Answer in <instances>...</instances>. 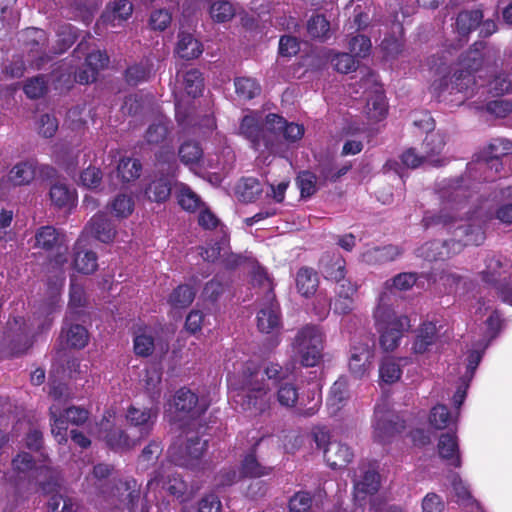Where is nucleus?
<instances>
[{
  "label": "nucleus",
  "instance_id": "nucleus-1",
  "mask_svg": "<svg viewBox=\"0 0 512 512\" xmlns=\"http://www.w3.org/2000/svg\"><path fill=\"white\" fill-rule=\"evenodd\" d=\"M229 385L235 391L234 402L243 411L259 415L268 411L273 404L263 373L254 361L241 364V368L229 378Z\"/></svg>",
  "mask_w": 512,
  "mask_h": 512
},
{
  "label": "nucleus",
  "instance_id": "nucleus-2",
  "mask_svg": "<svg viewBox=\"0 0 512 512\" xmlns=\"http://www.w3.org/2000/svg\"><path fill=\"white\" fill-rule=\"evenodd\" d=\"M374 319L378 331L381 333L380 344L386 351L396 349L399 346L403 333L411 327L407 316L395 314L387 293L380 295L374 310Z\"/></svg>",
  "mask_w": 512,
  "mask_h": 512
},
{
  "label": "nucleus",
  "instance_id": "nucleus-3",
  "mask_svg": "<svg viewBox=\"0 0 512 512\" xmlns=\"http://www.w3.org/2000/svg\"><path fill=\"white\" fill-rule=\"evenodd\" d=\"M457 240L431 241L420 248V255L429 261L444 260L461 251L464 245H479L484 240V233L479 226L459 224L455 229Z\"/></svg>",
  "mask_w": 512,
  "mask_h": 512
},
{
  "label": "nucleus",
  "instance_id": "nucleus-4",
  "mask_svg": "<svg viewBox=\"0 0 512 512\" xmlns=\"http://www.w3.org/2000/svg\"><path fill=\"white\" fill-rule=\"evenodd\" d=\"M325 333L321 327L307 324L299 329L292 342L293 357L304 367H315L323 358Z\"/></svg>",
  "mask_w": 512,
  "mask_h": 512
},
{
  "label": "nucleus",
  "instance_id": "nucleus-5",
  "mask_svg": "<svg viewBox=\"0 0 512 512\" xmlns=\"http://www.w3.org/2000/svg\"><path fill=\"white\" fill-rule=\"evenodd\" d=\"M441 210L431 218L425 220L431 225L451 226L463 221V216L468 214L464 211L467 206L465 191L459 185H449L440 190Z\"/></svg>",
  "mask_w": 512,
  "mask_h": 512
},
{
  "label": "nucleus",
  "instance_id": "nucleus-6",
  "mask_svg": "<svg viewBox=\"0 0 512 512\" xmlns=\"http://www.w3.org/2000/svg\"><path fill=\"white\" fill-rule=\"evenodd\" d=\"M49 396L53 401L49 409L51 433L59 444L66 443L67 427L62 418V408L65 407L69 399L68 389L61 382H52L50 384Z\"/></svg>",
  "mask_w": 512,
  "mask_h": 512
},
{
  "label": "nucleus",
  "instance_id": "nucleus-7",
  "mask_svg": "<svg viewBox=\"0 0 512 512\" xmlns=\"http://www.w3.org/2000/svg\"><path fill=\"white\" fill-rule=\"evenodd\" d=\"M414 124L427 132L422 144L427 164L432 166L443 165L445 159L441 157V154L446 145L445 135L440 131H434V120L428 114L415 120Z\"/></svg>",
  "mask_w": 512,
  "mask_h": 512
},
{
  "label": "nucleus",
  "instance_id": "nucleus-8",
  "mask_svg": "<svg viewBox=\"0 0 512 512\" xmlns=\"http://www.w3.org/2000/svg\"><path fill=\"white\" fill-rule=\"evenodd\" d=\"M314 439L318 447H324V457L331 468L341 469L351 462L353 452L346 444L339 441H328V434L323 430L315 432Z\"/></svg>",
  "mask_w": 512,
  "mask_h": 512
},
{
  "label": "nucleus",
  "instance_id": "nucleus-9",
  "mask_svg": "<svg viewBox=\"0 0 512 512\" xmlns=\"http://www.w3.org/2000/svg\"><path fill=\"white\" fill-rule=\"evenodd\" d=\"M373 429L374 439L380 443H386L404 429V422L385 405H378L375 409Z\"/></svg>",
  "mask_w": 512,
  "mask_h": 512
},
{
  "label": "nucleus",
  "instance_id": "nucleus-10",
  "mask_svg": "<svg viewBox=\"0 0 512 512\" xmlns=\"http://www.w3.org/2000/svg\"><path fill=\"white\" fill-rule=\"evenodd\" d=\"M253 282L263 285L269 292H271V284L263 273L255 274ZM257 325L259 330L264 333H270L280 325L278 306L274 303L273 295L271 293L268 294L267 303L258 312Z\"/></svg>",
  "mask_w": 512,
  "mask_h": 512
},
{
  "label": "nucleus",
  "instance_id": "nucleus-11",
  "mask_svg": "<svg viewBox=\"0 0 512 512\" xmlns=\"http://www.w3.org/2000/svg\"><path fill=\"white\" fill-rule=\"evenodd\" d=\"M207 442L197 435L187 439L183 448L172 446L168 450L169 457L172 462L179 466L195 468L197 462L206 449Z\"/></svg>",
  "mask_w": 512,
  "mask_h": 512
},
{
  "label": "nucleus",
  "instance_id": "nucleus-12",
  "mask_svg": "<svg viewBox=\"0 0 512 512\" xmlns=\"http://www.w3.org/2000/svg\"><path fill=\"white\" fill-rule=\"evenodd\" d=\"M374 349L368 343H359L351 348L349 370L358 379L366 377L373 364Z\"/></svg>",
  "mask_w": 512,
  "mask_h": 512
},
{
  "label": "nucleus",
  "instance_id": "nucleus-13",
  "mask_svg": "<svg viewBox=\"0 0 512 512\" xmlns=\"http://www.w3.org/2000/svg\"><path fill=\"white\" fill-rule=\"evenodd\" d=\"M239 129L240 133L249 139L254 146L259 145L260 141H263L267 147L272 146L271 130L266 129V121L262 123L258 114L246 115L242 119Z\"/></svg>",
  "mask_w": 512,
  "mask_h": 512
},
{
  "label": "nucleus",
  "instance_id": "nucleus-14",
  "mask_svg": "<svg viewBox=\"0 0 512 512\" xmlns=\"http://www.w3.org/2000/svg\"><path fill=\"white\" fill-rule=\"evenodd\" d=\"M158 416L156 408H138L130 406L126 413L128 423L139 429L140 437L146 438L152 431Z\"/></svg>",
  "mask_w": 512,
  "mask_h": 512
},
{
  "label": "nucleus",
  "instance_id": "nucleus-15",
  "mask_svg": "<svg viewBox=\"0 0 512 512\" xmlns=\"http://www.w3.org/2000/svg\"><path fill=\"white\" fill-rule=\"evenodd\" d=\"M266 129L271 130L275 137L282 135L289 142H295L302 138L304 127L296 123H287L286 120L277 114L266 116Z\"/></svg>",
  "mask_w": 512,
  "mask_h": 512
},
{
  "label": "nucleus",
  "instance_id": "nucleus-16",
  "mask_svg": "<svg viewBox=\"0 0 512 512\" xmlns=\"http://www.w3.org/2000/svg\"><path fill=\"white\" fill-rule=\"evenodd\" d=\"M174 405L177 411L187 414L191 418L200 416L208 408L206 401H199L196 394L187 389H180L176 393Z\"/></svg>",
  "mask_w": 512,
  "mask_h": 512
},
{
  "label": "nucleus",
  "instance_id": "nucleus-17",
  "mask_svg": "<svg viewBox=\"0 0 512 512\" xmlns=\"http://www.w3.org/2000/svg\"><path fill=\"white\" fill-rule=\"evenodd\" d=\"M357 286L350 281H344L337 285L334 300V312L346 315L354 310V297L357 293Z\"/></svg>",
  "mask_w": 512,
  "mask_h": 512
},
{
  "label": "nucleus",
  "instance_id": "nucleus-18",
  "mask_svg": "<svg viewBox=\"0 0 512 512\" xmlns=\"http://www.w3.org/2000/svg\"><path fill=\"white\" fill-rule=\"evenodd\" d=\"M48 195L51 205L58 209L73 207L77 199L75 189L70 188L62 181L53 183L50 186Z\"/></svg>",
  "mask_w": 512,
  "mask_h": 512
},
{
  "label": "nucleus",
  "instance_id": "nucleus-19",
  "mask_svg": "<svg viewBox=\"0 0 512 512\" xmlns=\"http://www.w3.org/2000/svg\"><path fill=\"white\" fill-rule=\"evenodd\" d=\"M345 260L339 254H325L320 259V268L327 279L340 284L345 280Z\"/></svg>",
  "mask_w": 512,
  "mask_h": 512
},
{
  "label": "nucleus",
  "instance_id": "nucleus-20",
  "mask_svg": "<svg viewBox=\"0 0 512 512\" xmlns=\"http://www.w3.org/2000/svg\"><path fill=\"white\" fill-rule=\"evenodd\" d=\"M73 267L80 273L91 274L98 267L97 256L93 251L85 249L81 240L74 245Z\"/></svg>",
  "mask_w": 512,
  "mask_h": 512
},
{
  "label": "nucleus",
  "instance_id": "nucleus-21",
  "mask_svg": "<svg viewBox=\"0 0 512 512\" xmlns=\"http://www.w3.org/2000/svg\"><path fill=\"white\" fill-rule=\"evenodd\" d=\"M437 340V328L432 322L423 323L416 331L412 351L415 354H424L430 351Z\"/></svg>",
  "mask_w": 512,
  "mask_h": 512
},
{
  "label": "nucleus",
  "instance_id": "nucleus-22",
  "mask_svg": "<svg viewBox=\"0 0 512 512\" xmlns=\"http://www.w3.org/2000/svg\"><path fill=\"white\" fill-rule=\"evenodd\" d=\"M455 90L456 93H462L464 98L472 97L477 90L476 80L469 71L455 70L453 75L448 78V88Z\"/></svg>",
  "mask_w": 512,
  "mask_h": 512
},
{
  "label": "nucleus",
  "instance_id": "nucleus-23",
  "mask_svg": "<svg viewBox=\"0 0 512 512\" xmlns=\"http://www.w3.org/2000/svg\"><path fill=\"white\" fill-rule=\"evenodd\" d=\"M9 330L16 334L17 339L13 340L10 348L11 355H20L26 352L31 346V342L28 338L30 327L27 326L22 318H15L13 322L8 323Z\"/></svg>",
  "mask_w": 512,
  "mask_h": 512
},
{
  "label": "nucleus",
  "instance_id": "nucleus-24",
  "mask_svg": "<svg viewBox=\"0 0 512 512\" xmlns=\"http://www.w3.org/2000/svg\"><path fill=\"white\" fill-rule=\"evenodd\" d=\"M95 238L104 243L111 242L115 237V229L105 214L94 215L86 226Z\"/></svg>",
  "mask_w": 512,
  "mask_h": 512
},
{
  "label": "nucleus",
  "instance_id": "nucleus-25",
  "mask_svg": "<svg viewBox=\"0 0 512 512\" xmlns=\"http://www.w3.org/2000/svg\"><path fill=\"white\" fill-rule=\"evenodd\" d=\"M109 62L108 56L101 51H94L87 55L86 63L89 70H84L77 76V80L82 84H87L96 80V74L104 69Z\"/></svg>",
  "mask_w": 512,
  "mask_h": 512
},
{
  "label": "nucleus",
  "instance_id": "nucleus-26",
  "mask_svg": "<svg viewBox=\"0 0 512 512\" xmlns=\"http://www.w3.org/2000/svg\"><path fill=\"white\" fill-rule=\"evenodd\" d=\"M176 54L186 60L199 57L203 52L202 44L192 34L180 32L175 49Z\"/></svg>",
  "mask_w": 512,
  "mask_h": 512
},
{
  "label": "nucleus",
  "instance_id": "nucleus-27",
  "mask_svg": "<svg viewBox=\"0 0 512 512\" xmlns=\"http://www.w3.org/2000/svg\"><path fill=\"white\" fill-rule=\"evenodd\" d=\"M295 282L297 291L308 298L315 294L319 285V278L312 268L302 267L296 274Z\"/></svg>",
  "mask_w": 512,
  "mask_h": 512
},
{
  "label": "nucleus",
  "instance_id": "nucleus-28",
  "mask_svg": "<svg viewBox=\"0 0 512 512\" xmlns=\"http://www.w3.org/2000/svg\"><path fill=\"white\" fill-rule=\"evenodd\" d=\"M177 83L185 93L193 98L199 96L203 91V79L197 69H190L180 75L177 74Z\"/></svg>",
  "mask_w": 512,
  "mask_h": 512
},
{
  "label": "nucleus",
  "instance_id": "nucleus-29",
  "mask_svg": "<svg viewBox=\"0 0 512 512\" xmlns=\"http://www.w3.org/2000/svg\"><path fill=\"white\" fill-rule=\"evenodd\" d=\"M452 488L455 501L467 512H483L478 502L472 497L468 488L457 476L453 477Z\"/></svg>",
  "mask_w": 512,
  "mask_h": 512
},
{
  "label": "nucleus",
  "instance_id": "nucleus-30",
  "mask_svg": "<svg viewBox=\"0 0 512 512\" xmlns=\"http://www.w3.org/2000/svg\"><path fill=\"white\" fill-rule=\"evenodd\" d=\"M401 254V250L396 246L374 247L365 251L362 259L367 264H383L395 260Z\"/></svg>",
  "mask_w": 512,
  "mask_h": 512
},
{
  "label": "nucleus",
  "instance_id": "nucleus-31",
  "mask_svg": "<svg viewBox=\"0 0 512 512\" xmlns=\"http://www.w3.org/2000/svg\"><path fill=\"white\" fill-rule=\"evenodd\" d=\"M34 239L36 248L47 251L59 247L63 242L62 235L53 226H42L37 229Z\"/></svg>",
  "mask_w": 512,
  "mask_h": 512
},
{
  "label": "nucleus",
  "instance_id": "nucleus-32",
  "mask_svg": "<svg viewBox=\"0 0 512 512\" xmlns=\"http://www.w3.org/2000/svg\"><path fill=\"white\" fill-rule=\"evenodd\" d=\"M439 455L448 461L450 465L460 466V456L458 450L457 438L453 434H442L438 443Z\"/></svg>",
  "mask_w": 512,
  "mask_h": 512
},
{
  "label": "nucleus",
  "instance_id": "nucleus-33",
  "mask_svg": "<svg viewBox=\"0 0 512 512\" xmlns=\"http://www.w3.org/2000/svg\"><path fill=\"white\" fill-rule=\"evenodd\" d=\"M163 478H164L163 473L158 471L155 474V476L148 481V484H147L148 488L149 489L156 488L160 484H162L163 489H165L167 492H169L173 496L180 497L181 495L184 494L186 485L180 477L175 476L174 474H169L167 482H165L163 480Z\"/></svg>",
  "mask_w": 512,
  "mask_h": 512
},
{
  "label": "nucleus",
  "instance_id": "nucleus-34",
  "mask_svg": "<svg viewBox=\"0 0 512 512\" xmlns=\"http://www.w3.org/2000/svg\"><path fill=\"white\" fill-rule=\"evenodd\" d=\"M438 61L440 62L436 63V60L433 59L430 67L434 77L430 89L436 95H440L448 89V78L451 72L446 62H443L441 58H438Z\"/></svg>",
  "mask_w": 512,
  "mask_h": 512
},
{
  "label": "nucleus",
  "instance_id": "nucleus-35",
  "mask_svg": "<svg viewBox=\"0 0 512 512\" xmlns=\"http://www.w3.org/2000/svg\"><path fill=\"white\" fill-rule=\"evenodd\" d=\"M36 174V166L31 161H24L16 164L10 170L8 180L14 186H22L30 184Z\"/></svg>",
  "mask_w": 512,
  "mask_h": 512
},
{
  "label": "nucleus",
  "instance_id": "nucleus-36",
  "mask_svg": "<svg viewBox=\"0 0 512 512\" xmlns=\"http://www.w3.org/2000/svg\"><path fill=\"white\" fill-rule=\"evenodd\" d=\"M175 196L182 209L188 212H195L202 206L200 197L186 184H175Z\"/></svg>",
  "mask_w": 512,
  "mask_h": 512
},
{
  "label": "nucleus",
  "instance_id": "nucleus-37",
  "mask_svg": "<svg viewBox=\"0 0 512 512\" xmlns=\"http://www.w3.org/2000/svg\"><path fill=\"white\" fill-rule=\"evenodd\" d=\"M380 486L379 475L374 470H368L365 472L363 478L356 482L354 486L355 499L357 501H363L366 495H372L376 493Z\"/></svg>",
  "mask_w": 512,
  "mask_h": 512
},
{
  "label": "nucleus",
  "instance_id": "nucleus-38",
  "mask_svg": "<svg viewBox=\"0 0 512 512\" xmlns=\"http://www.w3.org/2000/svg\"><path fill=\"white\" fill-rule=\"evenodd\" d=\"M489 150V156L484 165L494 168L497 173L501 168L499 158L511 153L512 143L507 139H495L489 144Z\"/></svg>",
  "mask_w": 512,
  "mask_h": 512
},
{
  "label": "nucleus",
  "instance_id": "nucleus-39",
  "mask_svg": "<svg viewBox=\"0 0 512 512\" xmlns=\"http://www.w3.org/2000/svg\"><path fill=\"white\" fill-rule=\"evenodd\" d=\"M145 193L147 197L155 202L166 201L171 194V180L168 176H160L153 179L147 186Z\"/></svg>",
  "mask_w": 512,
  "mask_h": 512
},
{
  "label": "nucleus",
  "instance_id": "nucleus-40",
  "mask_svg": "<svg viewBox=\"0 0 512 512\" xmlns=\"http://www.w3.org/2000/svg\"><path fill=\"white\" fill-rule=\"evenodd\" d=\"M117 491L121 502L129 508L130 512H135L140 500V489L137 482L134 479L126 480L117 486Z\"/></svg>",
  "mask_w": 512,
  "mask_h": 512
},
{
  "label": "nucleus",
  "instance_id": "nucleus-41",
  "mask_svg": "<svg viewBox=\"0 0 512 512\" xmlns=\"http://www.w3.org/2000/svg\"><path fill=\"white\" fill-rule=\"evenodd\" d=\"M483 18L480 10H471L460 12L456 18V30L459 35L466 36L472 30L477 28Z\"/></svg>",
  "mask_w": 512,
  "mask_h": 512
},
{
  "label": "nucleus",
  "instance_id": "nucleus-42",
  "mask_svg": "<svg viewBox=\"0 0 512 512\" xmlns=\"http://www.w3.org/2000/svg\"><path fill=\"white\" fill-rule=\"evenodd\" d=\"M275 398L277 403L284 408H292L298 401L297 387L288 381L279 382L276 386Z\"/></svg>",
  "mask_w": 512,
  "mask_h": 512
},
{
  "label": "nucleus",
  "instance_id": "nucleus-43",
  "mask_svg": "<svg viewBox=\"0 0 512 512\" xmlns=\"http://www.w3.org/2000/svg\"><path fill=\"white\" fill-rule=\"evenodd\" d=\"M263 189L258 179L248 177L242 179L236 188V194L239 200L243 202H252L262 193Z\"/></svg>",
  "mask_w": 512,
  "mask_h": 512
},
{
  "label": "nucleus",
  "instance_id": "nucleus-44",
  "mask_svg": "<svg viewBox=\"0 0 512 512\" xmlns=\"http://www.w3.org/2000/svg\"><path fill=\"white\" fill-rule=\"evenodd\" d=\"M386 113L387 104L385 96L382 92L376 91L367 100L365 114L372 121H380L386 116Z\"/></svg>",
  "mask_w": 512,
  "mask_h": 512
},
{
  "label": "nucleus",
  "instance_id": "nucleus-45",
  "mask_svg": "<svg viewBox=\"0 0 512 512\" xmlns=\"http://www.w3.org/2000/svg\"><path fill=\"white\" fill-rule=\"evenodd\" d=\"M222 236L218 242L214 245L204 248L201 253L204 260L209 262H215L219 259H222L225 262H229L227 257L230 254V247L228 244V239L224 230L221 228Z\"/></svg>",
  "mask_w": 512,
  "mask_h": 512
},
{
  "label": "nucleus",
  "instance_id": "nucleus-46",
  "mask_svg": "<svg viewBox=\"0 0 512 512\" xmlns=\"http://www.w3.org/2000/svg\"><path fill=\"white\" fill-rule=\"evenodd\" d=\"M133 6L128 0H116L105 13L104 19L111 23L112 27L119 25L132 13Z\"/></svg>",
  "mask_w": 512,
  "mask_h": 512
},
{
  "label": "nucleus",
  "instance_id": "nucleus-47",
  "mask_svg": "<svg viewBox=\"0 0 512 512\" xmlns=\"http://www.w3.org/2000/svg\"><path fill=\"white\" fill-rule=\"evenodd\" d=\"M195 298V291L188 285H179L170 294L168 303L173 309H184L188 307Z\"/></svg>",
  "mask_w": 512,
  "mask_h": 512
},
{
  "label": "nucleus",
  "instance_id": "nucleus-48",
  "mask_svg": "<svg viewBox=\"0 0 512 512\" xmlns=\"http://www.w3.org/2000/svg\"><path fill=\"white\" fill-rule=\"evenodd\" d=\"M142 166L137 159L123 158L117 166V176L123 182H130L139 178Z\"/></svg>",
  "mask_w": 512,
  "mask_h": 512
},
{
  "label": "nucleus",
  "instance_id": "nucleus-49",
  "mask_svg": "<svg viewBox=\"0 0 512 512\" xmlns=\"http://www.w3.org/2000/svg\"><path fill=\"white\" fill-rule=\"evenodd\" d=\"M483 64V54L479 49H470L465 52L458 62L455 70L469 71L471 74L477 72Z\"/></svg>",
  "mask_w": 512,
  "mask_h": 512
},
{
  "label": "nucleus",
  "instance_id": "nucleus-50",
  "mask_svg": "<svg viewBox=\"0 0 512 512\" xmlns=\"http://www.w3.org/2000/svg\"><path fill=\"white\" fill-rule=\"evenodd\" d=\"M235 89L237 95L244 99L250 100L260 94V85L251 78L241 77L235 80Z\"/></svg>",
  "mask_w": 512,
  "mask_h": 512
},
{
  "label": "nucleus",
  "instance_id": "nucleus-51",
  "mask_svg": "<svg viewBox=\"0 0 512 512\" xmlns=\"http://www.w3.org/2000/svg\"><path fill=\"white\" fill-rule=\"evenodd\" d=\"M302 197L312 196L321 185L316 175L310 171H302L296 179Z\"/></svg>",
  "mask_w": 512,
  "mask_h": 512
},
{
  "label": "nucleus",
  "instance_id": "nucleus-52",
  "mask_svg": "<svg viewBox=\"0 0 512 512\" xmlns=\"http://www.w3.org/2000/svg\"><path fill=\"white\" fill-rule=\"evenodd\" d=\"M62 336L66 338L67 345L72 348H83L88 342V332L81 325H72Z\"/></svg>",
  "mask_w": 512,
  "mask_h": 512
},
{
  "label": "nucleus",
  "instance_id": "nucleus-53",
  "mask_svg": "<svg viewBox=\"0 0 512 512\" xmlns=\"http://www.w3.org/2000/svg\"><path fill=\"white\" fill-rule=\"evenodd\" d=\"M179 157L185 165H194L203 157V150L196 142H186L179 148Z\"/></svg>",
  "mask_w": 512,
  "mask_h": 512
},
{
  "label": "nucleus",
  "instance_id": "nucleus-54",
  "mask_svg": "<svg viewBox=\"0 0 512 512\" xmlns=\"http://www.w3.org/2000/svg\"><path fill=\"white\" fill-rule=\"evenodd\" d=\"M210 16L214 21L226 22L233 18L235 10L226 0H217L210 5Z\"/></svg>",
  "mask_w": 512,
  "mask_h": 512
},
{
  "label": "nucleus",
  "instance_id": "nucleus-55",
  "mask_svg": "<svg viewBox=\"0 0 512 512\" xmlns=\"http://www.w3.org/2000/svg\"><path fill=\"white\" fill-rule=\"evenodd\" d=\"M349 393L346 381L344 379L337 380L331 387L328 404L336 409H340L344 402L348 399Z\"/></svg>",
  "mask_w": 512,
  "mask_h": 512
},
{
  "label": "nucleus",
  "instance_id": "nucleus-56",
  "mask_svg": "<svg viewBox=\"0 0 512 512\" xmlns=\"http://www.w3.org/2000/svg\"><path fill=\"white\" fill-rule=\"evenodd\" d=\"M402 371L399 364L391 359L385 358L379 368V376L385 383H394L401 377Z\"/></svg>",
  "mask_w": 512,
  "mask_h": 512
},
{
  "label": "nucleus",
  "instance_id": "nucleus-57",
  "mask_svg": "<svg viewBox=\"0 0 512 512\" xmlns=\"http://www.w3.org/2000/svg\"><path fill=\"white\" fill-rule=\"evenodd\" d=\"M307 30L311 37L324 39L329 36L330 24L323 15H316L308 21Z\"/></svg>",
  "mask_w": 512,
  "mask_h": 512
},
{
  "label": "nucleus",
  "instance_id": "nucleus-58",
  "mask_svg": "<svg viewBox=\"0 0 512 512\" xmlns=\"http://www.w3.org/2000/svg\"><path fill=\"white\" fill-rule=\"evenodd\" d=\"M162 446L156 441H151L143 450L139 456L138 466L142 470H146L152 465L161 455Z\"/></svg>",
  "mask_w": 512,
  "mask_h": 512
},
{
  "label": "nucleus",
  "instance_id": "nucleus-59",
  "mask_svg": "<svg viewBox=\"0 0 512 512\" xmlns=\"http://www.w3.org/2000/svg\"><path fill=\"white\" fill-rule=\"evenodd\" d=\"M77 505L72 498L54 494L48 501V512H76Z\"/></svg>",
  "mask_w": 512,
  "mask_h": 512
},
{
  "label": "nucleus",
  "instance_id": "nucleus-60",
  "mask_svg": "<svg viewBox=\"0 0 512 512\" xmlns=\"http://www.w3.org/2000/svg\"><path fill=\"white\" fill-rule=\"evenodd\" d=\"M242 471L246 476L261 477L268 475L271 468L261 465L254 454H248L243 460Z\"/></svg>",
  "mask_w": 512,
  "mask_h": 512
},
{
  "label": "nucleus",
  "instance_id": "nucleus-61",
  "mask_svg": "<svg viewBox=\"0 0 512 512\" xmlns=\"http://www.w3.org/2000/svg\"><path fill=\"white\" fill-rule=\"evenodd\" d=\"M451 421L452 418L446 406L439 404L432 408L429 422L435 429H445Z\"/></svg>",
  "mask_w": 512,
  "mask_h": 512
},
{
  "label": "nucleus",
  "instance_id": "nucleus-62",
  "mask_svg": "<svg viewBox=\"0 0 512 512\" xmlns=\"http://www.w3.org/2000/svg\"><path fill=\"white\" fill-rule=\"evenodd\" d=\"M144 382V387L146 391L149 393L152 399H155L156 396H159V385L161 383V372L156 367H151L146 369L145 375L142 379Z\"/></svg>",
  "mask_w": 512,
  "mask_h": 512
},
{
  "label": "nucleus",
  "instance_id": "nucleus-63",
  "mask_svg": "<svg viewBox=\"0 0 512 512\" xmlns=\"http://www.w3.org/2000/svg\"><path fill=\"white\" fill-rule=\"evenodd\" d=\"M417 281L416 274L414 273H400L391 280L385 282V288L392 290L393 288L399 291H405L412 288Z\"/></svg>",
  "mask_w": 512,
  "mask_h": 512
},
{
  "label": "nucleus",
  "instance_id": "nucleus-64",
  "mask_svg": "<svg viewBox=\"0 0 512 512\" xmlns=\"http://www.w3.org/2000/svg\"><path fill=\"white\" fill-rule=\"evenodd\" d=\"M490 90L496 95L509 93L512 91V73L503 72L495 76L490 82Z\"/></svg>",
  "mask_w": 512,
  "mask_h": 512
}]
</instances>
